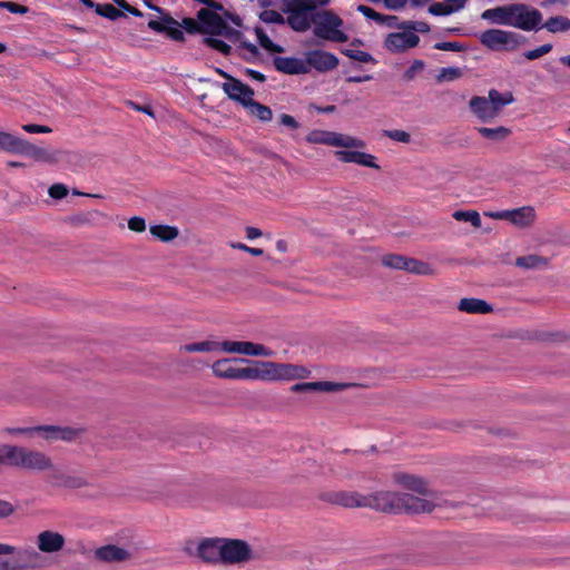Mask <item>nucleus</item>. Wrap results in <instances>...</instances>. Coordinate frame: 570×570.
<instances>
[{"mask_svg":"<svg viewBox=\"0 0 570 570\" xmlns=\"http://www.w3.org/2000/svg\"><path fill=\"white\" fill-rule=\"evenodd\" d=\"M235 362L248 364V366L243 367V380L277 382L304 380L311 375V370L299 364L238 357H235Z\"/></svg>","mask_w":570,"mask_h":570,"instance_id":"obj_1","label":"nucleus"},{"mask_svg":"<svg viewBox=\"0 0 570 570\" xmlns=\"http://www.w3.org/2000/svg\"><path fill=\"white\" fill-rule=\"evenodd\" d=\"M7 465L31 471L53 470L50 456L41 451L7 444Z\"/></svg>","mask_w":570,"mask_h":570,"instance_id":"obj_2","label":"nucleus"},{"mask_svg":"<svg viewBox=\"0 0 570 570\" xmlns=\"http://www.w3.org/2000/svg\"><path fill=\"white\" fill-rule=\"evenodd\" d=\"M0 149L7 153L29 156L36 161L56 164L59 160V151L48 150L38 147L26 139L19 138L10 132L0 130Z\"/></svg>","mask_w":570,"mask_h":570,"instance_id":"obj_3","label":"nucleus"},{"mask_svg":"<svg viewBox=\"0 0 570 570\" xmlns=\"http://www.w3.org/2000/svg\"><path fill=\"white\" fill-rule=\"evenodd\" d=\"M312 21L315 37L333 42H346L348 40V36L341 30L343 20L337 14L324 11L314 14Z\"/></svg>","mask_w":570,"mask_h":570,"instance_id":"obj_4","label":"nucleus"},{"mask_svg":"<svg viewBox=\"0 0 570 570\" xmlns=\"http://www.w3.org/2000/svg\"><path fill=\"white\" fill-rule=\"evenodd\" d=\"M479 40L492 51H514L527 42L524 36L502 29H488L480 35Z\"/></svg>","mask_w":570,"mask_h":570,"instance_id":"obj_5","label":"nucleus"},{"mask_svg":"<svg viewBox=\"0 0 570 570\" xmlns=\"http://www.w3.org/2000/svg\"><path fill=\"white\" fill-rule=\"evenodd\" d=\"M541 12L524 3L509 4V27L523 31H537L541 29Z\"/></svg>","mask_w":570,"mask_h":570,"instance_id":"obj_6","label":"nucleus"},{"mask_svg":"<svg viewBox=\"0 0 570 570\" xmlns=\"http://www.w3.org/2000/svg\"><path fill=\"white\" fill-rule=\"evenodd\" d=\"M306 141L309 144H322L333 147H342V148H364L365 142L362 139L356 137L340 134L335 131L327 130H312L306 136Z\"/></svg>","mask_w":570,"mask_h":570,"instance_id":"obj_7","label":"nucleus"},{"mask_svg":"<svg viewBox=\"0 0 570 570\" xmlns=\"http://www.w3.org/2000/svg\"><path fill=\"white\" fill-rule=\"evenodd\" d=\"M252 559L253 550L245 540L223 538L222 564L246 563Z\"/></svg>","mask_w":570,"mask_h":570,"instance_id":"obj_8","label":"nucleus"},{"mask_svg":"<svg viewBox=\"0 0 570 570\" xmlns=\"http://www.w3.org/2000/svg\"><path fill=\"white\" fill-rule=\"evenodd\" d=\"M400 492L379 491L365 495V508H371L384 513H400Z\"/></svg>","mask_w":570,"mask_h":570,"instance_id":"obj_9","label":"nucleus"},{"mask_svg":"<svg viewBox=\"0 0 570 570\" xmlns=\"http://www.w3.org/2000/svg\"><path fill=\"white\" fill-rule=\"evenodd\" d=\"M220 350L226 353H237L247 356L272 357L275 355L272 348L263 344L246 341H224L220 343Z\"/></svg>","mask_w":570,"mask_h":570,"instance_id":"obj_10","label":"nucleus"},{"mask_svg":"<svg viewBox=\"0 0 570 570\" xmlns=\"http://www.w3.org/2000/svg\"><path fill=\"white\" fill-rule=\"evenodd\" d=\"M36 433L41 435L47 441H75L83 433V429L60 426V425H38Z\"/></svg>","mask_w":570,"mask_h":570,"instance_id":"obj_11","label":"nucleus"},{"mask_svg":"<svg viewBox=\"0 0 570 570\" xmlns=\"http://www.w3.org/2000/svg\"><path fill=\"white\" fill-rule=\"evenodd\" d=\"M148 28L157 33H165L174 41H185V35L179 27V22L169 13L164 14L159 20L150 19L148 21Z\"/></svg>","mask_w":570,"mask_h":570,"instance_id":"obj_12","label":"nucleus"},{"mask_svg":"<svg viewBox=\"0 0 570 570\" xmlns=\"http://www.w3.org/2000/svg\"><path fill=\"white\" fill-rule=\"evenodd\" d=\"M419 42L420 37L414 32H393L385 38L384 47L392 53H399L416 47Z\"/></svg>","mask_w":570,"mask_h":570,"instance_id":"obj_13","label":"nucleus"},{"mask_svg":"<svg viewBox=\"0 0 570 570\" xmlns=\"http://www.w3.org/2000/svg\"><path fill=\"white\" fill-rule=\"evenodd\" d=\"M400 513L410 514L430 513L434 509V503L426 498H419L414 494L400 492Z\"/></svg>","mask_w":570,"mask_h":570,"instance_id":"obj_14","label":"nucleus"},{"mask_svg":"<svg viewBox=\"0 0 570 570\" xmlns=\"http://www.w3.org/2000/svg\"><path fill=\"white\" fill-rule=\"evenodd\" d=\"M305 63L309 69L314 68L320 72H327L338 66V58L331 52L317 49L306 52Z\"/></svg>","mask_w":570,"mask_h":570,"instance_id":"obj_15","label":"nucleus"},{"mask_svg":"<svg viewBox=\"0 0 570 570\" xmlns=\"http://www.w3.org/2000/svg\"><path fill=\"white\" fill-rule=\"evenodd\" d=\"M356 386L355 383H335L330 381H318V382H305V383H296L291 386V391L295 393L301 392H341L347 390L350 387Z\"/></svg>","mask_w":570,"mask_h":570,"instance_id":"obj_16","label":"nucleus"},{"mask_svg":"<svg viewBox=\"0 0 570 570\" xmlns=\"http://www.w3.org/2000/svg\"><path fill=\"white\" fill-rule=\"evenodd\" d=\"M12 554L17 556L13 564L9 563V570H30L37 569L41 566V554L32 547H26L21 549L16 548V552Z\"/></svg>","mask_w":570,"mask_h":570,"instance_id":"obj_17","label":"nucleus"},{"mask_svg":"<svg viewBox=\"0 0 570 570\" xmlns=\"http://www.w3.org/2000/svg\"><path fill=\"white\" fill-rule=\"evenodd\" d=\"M223 538H207L197 546V557L206 563H222Z\"/></svg>","mask_w":570,"mask_h":570,"instance_id":"obj_18","label":"nucleus"},{"mask_svg":"<svg viewBox=\"0 0 570 570\" xmlns=\"http://www.w3.org/2000/svg\"><path fill=\"white\" fill-rule=\"evenodd\" d=\"M197 19L200 23V33L209 36H218L225 28L224 19L217 13L208 9H200L197 12Z\"/></svg>","mask_w":570,"mask_h":570,"instance_id":"obj_19","label":"nucleus"},{"mask_svg":"<svg viewBox=\"0 0 570 570\" xmlns=\"http://www.w3.org/2000/svg\"><path fill=\"white\" fill-rule=\"evenodd\" d=\"M65 537L51 530H45L37 535L36 544L42 553H56L63 549Z\"/></svg>","mask_w":570,"mask_h":570,"instance_id":"obj_20","label":"nucleus"},{"mask_svg":"<svg viewBox=\"0 0 570 570\" xmlns=\"http://www.w3.org/2000/svg\"><path fill=\"white\" fill-rule=\"evenodd\" d=\"M394 480L401 487L423 497L432 498L434 494V492L429 488L428 482L421 476L409 473H395Z\"/></svg>","mask_w":570,"mask_h":570,"instance_id":"obj_21","label":"nucleus"},{"mask_svg":"<svg viewBox=\"0 0 570 570\" xmlns=\"http://www.w3.org/2000/svg\"><path fill=\"white\" fill-rule=\"evenodd\" d=\"M222 89L229 99L240 104L243 107L254 97V90L236 78L229 82H224Z\"/></svg>","mask_w":570,"mask_h":570,"instance_id":"obj_22","label":"nucleus"},{"mask_svg":"<svg viewBox=\"0 0 570 570\" xmlns=\"http://www.w3.org/2000/svg\"><path fill=\"white\" fill-rule=\"evenodd\" d=\"M273 63L277 71L286 75H303L309 72L305 60L295 57H275Z\"/></svg>","mask_w":570,"mask_h":570,"instance_id":"obj_23","label":"nucleus"},{"mask_svg":"<svg viewBox=\"0 0 570 570\" xmlns=\"http://www.w3.org/2000/svg\"><path fill=\"white\" fill-rule=\"evenodd\" d=\"M131 553L115 544H107L95 550V558L102 562H124L129 560Z\"/></svg>","mask_w":570,"mask_h":570,"instance_id":"obj_24","label":"nucleus"},{"mask_svg":"<svg viewBox=\"0 0 570 570\" xmlns=\"http://www.w3.org/2000/svg\"><path fill=\"white\" fill-rule=\"evenodd\" d=\"M335 156L338 160L344 163H354L361 166L380 169L381 167L375 163V157L358 150H337Z\"/></svg>","mask_w":570,"mask_h":570,"instance_id":"obj_25","label":"nucleus"},{"mask_svg":"<svg viewBox=\"0 0 570 570\" xmlns=\"http://www.w3.org/2000/svg\"><path fill=\"white\" fill-rule=\"evenodd\" d=\"M326 500L344 508H365V495L358 492L338 491L327 494Z\"/></svg>","mask_w":570,"mask_h":570,"instance_id":"obj_26","label":"nucleus"},{"mask_svg":"<svg viewBox=\"0 0 570 570\" xmlns=\"http://www.w3.org/2000/svg\"><path fill=\"white\" fill-rule=\"evenodd\" d=\"M235 358H223L212 365L215 376L228 380H243V367L234 365Z\"/></svg>","mask_w":570,"mask_h":570,"instance_id":"obj_27","label":"nucleus"},{"mask_svg":"<svg viewBox=\"0 0 570 570\" xmlns=\"http://www.w3.org/2000/svg\"><path fill=\"white\" fill-rule=\"evenodd\" d=\"M312 9H314V6H304L297 9H293L287 17V23L289 27L297 32H304L308 30L313 21L307 11Z\"/></svg>","mask_w":570,"mask_h":570,"instance_id":"obj_28","label":"nucleus"},{"mask_svg":"<svg viewBox=\"0 0 570 570\" xmlns=\"http://www.w3.org/2000/svg\"><path fill=\"white\" fill-rule=\"evenodd\" d=\"M535 220V210L532 206L508 210V222L519 228L530 227Z\"/></svg>","mask_w":570,"mask_h":570,"instance_id":"obj_29","label":"nucleus"},{"mask_svg":"<svg viewBox=\"0 0 570 570\" xmlns=\"http://www.w3.org/2000/svg\"><path fill=\"white\" fill-rule=\"evenodd\" d=\"M471 111L482 121H489L497 117L491 102L485 97L474 96L470 99Z\"/></svg>","mask_w":570,"mask_h":570,"instance_id":"obj_30","label":"nucleus"},{"mask_svg":"<svg viewBox=\"0 0 570 570\" xmlns=\"http://www.w3.org/2000/svg\"><path fill=\"white\" fill-rule=\"evenodd\" d=\"M458 309L469 314H489L493 307L484 299L464 297L459 302Z\"/></svg>","mask_w":570,"mask_h":570,"instance_id":"obj_31","label":"nucleus"},{"mask_svg":"<svg viewBox=\"0 0 570 570\" xmlns=\"http://www.w3.org/2000/svg\"><path fill=\"white\" fill-rule=\"evenodd\" d=\"M104 218V214L97 209H92L85 213H76L66 217L65 222L73 227H80L85 225H94Z\"/></svg>","mask_w":570,"mask_h":570,"instance_id":"obj_32","label":"nucleus"},{"mask_svg":"<svg viewBox=\"0 0 570 570\" xmlns=\"http://www.w3.org/2000/svg\"><path fill=\"white\" fill-rule=\"evenodd\" d=\"M514 264L517 267L525 269V271L543 269V268L548 267L549 258L537 255V254H530V255L517 257Z\"/></svg>","mask_w":570,"mask_h":570,"instance_id":"obj_33","label":"nucleus"},{"mask_svg":"<svg viewBox=\"0 0 570 570\" xmlns=\"http://www.w3.org/2000/svg\"><path fill=\"white\" fill-rule=\"evenodd\" d=\"M481 18L494 24L509 27V4L487 9L482 12Z\"/></svg>","mask_w":570,"mask_h":570,"instance_id":"obj_34","label":"nucleus"},{"mask_svg":"<svg viewBox=\"0 0 570 570\" xmlns=\"http://www.w3.org/2000/svg\"><path fill=\"white\" fill-rule=\"evenodd\" d=\"M247 109L248 114L263 122H267L272 120L273 112L268 106H265L253 98L247 101L244 106Z\"/></svg>","mask_w":570,"mask_h":570,"instance_id":"obj_35","label":"nucleus"},{"mask_svg":"<svg viewBox=\"0 0 570 570\" xmlns=\"http://www.w3.org/2000/svg\"><path fill=\"white\" fill-rule=\"evenodd\" d=\"M476 130L483 138L495 142L505 140L512 132L510 128L504 126H499L495 128L479 127Z\"/></svg>","mask_w":570,"mask_h":570,"instance_id":"obj_36","label":"nucleus"},{"mask_svg":"<svg viewBox=\"0 0 570 570\" xmlns=\"http://www.w3.org/2000/svg\"><path fill=\"white\" fill-rule=\"evenodd\" d=\"M488 99L491 102L492 108H493L494 112L497 114V116L500 114L501 109L504 106L512 104L514 101V97H513L512 92L508 91L505 94H501L495 89H491L489 91Z\"/></svg>","mask_w":570,"mask_h":570,"instance_id":"obj_37","label":"nucleus"},{"mask_svg":"<svg viewBox=\"0 0 570 570\" xmlns=\"http://www.w3.org/2000/svg\"><path fill=\"white\" fill-rule=\"evenodd\" d=\"M541 28H546L549 32H564L570 30V19L563 16H556L549 18Z\"/></svg>","mask_w":570,"mask_h":570,"instance_id":"obj_38","label":"nucleus"},{"mask_svg":"<svg viewBox=\"0 0 570 570\" xmlns=\"http://www.w3.org/2000/svg\"><path fill=\"white\" fill-rule=\"evenodd\" d=\"M220 350V343L214 341H203L190 344H185L179 347L180 352L196 353V352H213Z\"/></svg>","mask_w":570,"mask_h":570,"instance_id":"obj_39","label":"nucleus"},{"mask_svg":"<svg viewBox=\"0 0 570 570\" xmlns=\"http://www.w3.org/2000/svg\"><path fill=\"white\" fill-rule=\"evenodd\" d=\"M149 230L153 236L163 242H170L178 236V229L168 225H154Z\"/></svg>","mask_w":570,"mask_h":570,"instance_id":"obj_40","label":"nucleus"},{"mask_svg":"<svg viewBox=\"0 0 570 570\" xmlns=\"http://www.w3.org/2000/svg\"><path fill=\"white\" fill-rule=\"evenodd\" d=\"M409 257L399 254H387L382 257V264L385 267L406 271Z\"/></svg>","mask_w":570,"mask_h":570,"instance_id":"obj_41","label":"nucleus"},{"mask_svg":"<svg viewBox=\"0 0 570 570\" xmlns=\"http://www.w3.org/2000/svg\"><path fill=\"white\" fill-rule=\"evenodd\" d=\"M406 272L413 273L415 275H433V267L423 261H419L415 258H410L407 261Z\"/></svg>","mask_w":570,"mask_h":570,"instance_id":"obj_42","label":"nucleus"},{"mask_svg":"<svg viewBox=\"0 0 570 570\" xmlns=\"http://www.w3.org/2000/svg\"><path fill=\"white\" fill-rule=\"evenodd\" d=\"M255 33L258 40V43L267 51L275 52V53H282L284 52V48L279 45L274 43L269 37L265 33V31L256 27Z\"/></svg>","mask_w":570,"mask_h":570,"instance_id":"obj_43","label":"nucleus"},{"mask_svg":"<svg viewBox=\"0 0 570 570\" xmlns=\"http://www.w3.org/2000/svg\"><path fill=\"white\" fill-rule=\"evenodd\" d=\"M453 218L458 222H469L473 227H481V217L476 210H456Z\"/></svg>","mask_w":570,"mask_h":570,"instance_id":"obj_44","label":"nucleus"},{"mask_svg":"<svg viewBox=\"0 0 570 570\" xmlns=\"http://www.w3.org/2000/svg\"><path fill=\"white\" fill-rule=\"evenodd\" d=\"M96 13L111 21H115L120 17L125 16L121 10H119L110 3L99 4L98 7H96Z\"/></svg>","mask_w":570,"mask_h":570,"instance_id":"obj_45","label":"nucleus"},{"mask_svg":"<svg viewBox=\"0 0 570 570\" xmlns=\"http://www.w3.org/2000/svg\"><path fill=\"white\" fill-rule=\"evenodd\" d=\"M462 77V70L461 68L459 67H445V68H442L438 76H436V81L439 83L441 82H446V81H453L455 79H459Z\"/></svg>","mask_w":570,"mask_h":570,"instance_id":"obj_46","label":"nucleus"},{"mask_svg":"<svg viewBox=\"0 0 570 570\" xmlns=\"http://www.w3.org/2000/svg\"><path fill=\"white\" fill-rule=\"evenodd\" d=\"M342 53L348 57L350 59H353L358 62L363 63H376L377 61L374 59V57L362 50H354V49H343Z\"/></svg>","mask_w":570,"mask_h":570,"instance_id":"obj_47","label":"nucleus"},{"mask_svg":"<svg viewBox=\"0 0 570 570\" xmlns=\"http://www.w3.org/2000/svg\"><path fill=\"white\" fill-rule=\"evenodd\" d=\"M203 41L208 47L222 52L225 56H228L232 52V47L220 39H216L213 37H206V38H204Z\"/></svg>","mask_w":570,"mask_h":570,"instance_id":"obj_48","label":"nucleus"},{"mask_svg":"<svg viewBox=\"0 0 570 570\" xmlns=\"http://www.w3.org/2000/svg\"><path fill=\"white\" fill-rule=\"evenodd\" d=\"M88 485H89V482L87 481L86 478H83L81 475L68 474L66 478V483L63 485V489L78 490L81 488H86Z\"/></svg>","mask_w":570,"mask_h":570,"instance_id":"obj_49","label":"nucleus"},{"mask_svg":"<svg viewBox=\"0 0 570 570\" xmlns=\"http://www.w3.org/2000/svg\"><path fill=\"white\" fill-rule=\"evenodd\" d=\"M48 482L55 488H63L68 474L63 473L53 465V470H49Z\"/></svg>","mask_w":570,"mask_h":570,"instance_id":"obj_50","label":"nucleus"},{"mask_svg":"<svg viewBox=\"0 0 570 570\" xmlns=\"http://www.w3.org/2000/svg\"><path fill=\"white\" fill-rule=\"evenodd\" d=\"M551 50H552V45L544 43L535 49L525 51L523 53V56L528 60H535V59H539V58L543 57L544 55L549 53Z\"/></svg>","mask_w":570,"mask_h":570,"instance_id":"obj_51","label":"nucleus"},{"mask_svg":"<svg viewBox=\"0 0 570 570\" xmlns=\"http://www.w3.org/2000/svg\"><path fill=\"white\" fill-rule=\"evenodd\" d=\"M383 135L389 137L392 140L409 144L411 141V136L409 132L400 129H393V130H383Z\"/></svg>","mask_w":570,"mask_h":570,"instance_id":"obj_52","label":"nucleus"},{"mask_svg":"<svg viewBox=\"0 0 570 570\" xmlns=\"http://www.w3.org/2000/svg\"><path fill=\"white\" fill-rule=\"evenodd\" d=\"M425 67V62L423 60H414L409 69L403 73V78L406 81H412L415 76L421 72Z\"/></svg>","mask_w":570,"mask_h":570,"instance_id":"obj_53","label":"nucleus"},{"mask_svg":"<svg viewBox=\"0 0 570 570\" xmlns=\"http://www.w3.org/2000/svg\"><path fill=\"white\" fill-rule=\"evenodd\" d=\"M179 27L190 35L200 33V23L198 19L195 20L194 18H184L181 22H179Z\"/></svg>","mask_w":570,"mask_h":570,"instance_id":"obj_54","label":"nucleus"},{"mask_svg":"<svg viewBox=\"0 0 570 570\" xmlns=\"http://www.w3.org/2000/svg\"><path fill=\"white\" fill-rule=\"evenodd\" d=\"M434 49L443 51H464L466 47L456 41H442L436 42Z\"/></svg>","mask_w":570,"mask_h":570,"instance_id":"obj_55","label":"nucleus"},{"mask_svg":"<svg viewBox=\"0 0 570 570\" xmlns=\"http://www.w3.org/2000/svg\"><path fill=\"white\" fill-rule=\"evenodd\" d=\"M429 12L433 16H449L452 12V8L449 4L442 2H434L429 7Z\"/></svg>","mask_w":570,"mask_h":570,"instance_id":"obj_56","label":"nucleus"},{"mask_svg":"<svg viewBox=\"0 0 570 570\" xmlns=\"http://www.w3.org/2000/svg\"><path fill=\"white\" fill-rule=\"evenodd\" d=\"M48 194L53 199H62L68 195V188L63 184L57 183L49 187Z\"/></svg>","mask_w":570,"mask_h":570,"instance_id":"obj_57","label":"nucleus"},{"mask_svg":"<svg viewBox=\"0 0 570 570\" xmlns=\"http://www.w3.org/2000/svg\"><path fill=\"white\" fill-rule=\"evenodd\" d=\"M261 19L266 23H283V16L275 10H267L261 14Z\"/></svg>","mask_w":570,"mask_h":570,"instance_id":"obj_58","label":"nucleus"},{"mask_svg":"<svg viewBox=\"0 0 570 570\" xmlns=\"http://www.w3.org/2000/svg\"><path fill=\"white\" fill-rule=\"evenodd\" d=\"M16 512V507L7 501L0 499V520L11 517Z\"/></svg>","mask_w":570,"mask_h":570,"instance_id":"obj_59","label":"nucleus"},{"mask_svg":"<svg viewBox=\"0 0 570 570\" xmlns=\"http://www.w3.org/2000/svg\"><path fill=\"white\" fill-rule=\"evenodd\" d=\"M357 11L361 12L366 18L374 20L376 22H379V20H383V14L376 12L375 10H373L372 8H370L367 6L360 4L357 7Z\"/></svg>","mask_w":570,"mask_h":570,"instance_id":"obj_60","label":"nucleus"},{"mask_svg":"<svg viewBox=\"0 0 570 570\" xmlns=\"http://www.w3.org/2000/svg\"><path fill=\"white\" fill-rule=\"evenodd\" d=\"M279 124L289 128L291 130H297L299 128L298 121L288 114H282L279 116Z\"/></svg>","mask_w":570,"mask_h":570,"instance_id":"obj_61","label":"nucleus"},{"mask_svg":"<svg viewBox=\"0 0 570 570\" xmlns=\"http://www.w3.org/2000/svg\"><path fill=\"white\" fill-rule=\"evenodd\" d=\"M128 227L132 232L141 233L146 229V222L144 218L135 216L128 220Z\"/></svg>","mask_w":570,"mask_h":570,"instance_id":"obj_62","label":"nucleus"},{"mask_svg":"<svg viewBox=\"0 0 570 570\" xmlns=\"http://www.w3.org/2000/svg\"><path fill=\"white\" fill-rule=\"evenodd\" d=\"M22 129L29 134H48L51 132V128L43 125L28 124L23 125Z\"/></svg>","mask_w":570,"mask_h":570,"instance_id":"obj_63","label":"nucleus"},{"mask_svg":"<svg viewBox=\"0 0 570 570\" xmlns=\"http://www.w3.org/2000/svg\"><path fill=\"white\" fill-rule=\"evenodd\" d=\"M219 36H224L230 40H238L242 37V32L233 29L225 22V28L222 29V32Z\"/></svg>","mask_w":570,"mask_h":570,"instance_id":"obj_64","label":"nucleus"}]
</instances>
